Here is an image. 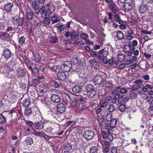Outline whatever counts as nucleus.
Listing matches in <instances>:
<instances>
[{"label": "nucleus", "mask_w": 153, "mask_h": 153, "mask_svg": "<svg viewBox=\"0 0 153 153\" xmlns=\"http://www.w3.org/2000/svg\"><path fill=\"white\" fill-rule=\"evenodd\" d=\"M90 53L91 55L96 57L99 60L102 61L105 64L108 63L107 57L108 54V52L104 49L99 51L98 53L95 51H91Z\"/></svg>", "instance_id": "nucleus-1"}, {"label": "nucleus", "mask_w": 153, "mask_h": 153, "mask_svg": "<svg viewBox=\"0 0 153 153\" xmlns=\"http://www.w3.org/2000/svg\"><path fill=\"white\" fill-rule=\"evenodd\" d=\"M85 91L87 96L89 98L93 97L96 94L94 86L91 84H88L85 86Z\"/></svg>", "instance_id": "nucleus-2"}, {"label": "nucleus", "mask_w": 153, "mask_h": 153, "mask_svg": "<svg viewBox=\"0 0 153 153\" xmlns=\"http://www.w3.org/2000/svg\"><path fill=\"white\" fill-rule=\"evenodd\" d=\"M72 63L70 61H65L62 64L61 68L62 71L64 72H68L72 69Z\"/></svg>", "instance_id": "nucleus-3"}, {"label": "nucleus", "mask_w": 153, "mask_h": 153, "mask_svg": "<svg viewBox=\"0 0 153 153\" xmlns=\"http://www.w3.org/2000/svg\"><path fill=\"white\" fill-rule=\"evenodd\" d=\"M135 50V47L131 45H126L123 47V51L125 53H127L128 56H131Z\"/></svg>", "instance_id": "nucleus-4"}, {"label": "nucleus", "mask_w": 153, "mask_h": 153, "mask_svg": "<svg viewBox=\"0 0 153 153\" xmlns=\"http://www.w3.org/2000/svg\"><path fill=\"white\" fill-rule=\"evenodd\" d=\"M94 132L90 130H87L85 131L83 134L84 137L86 140H89L92 139L94 137Z\"/></svg>", "instance_id": "nucleus-5"}, {"label": "nucleus", "mask_w": 153, "mask_h": 153, "mask_svg": "<svg viewBox=\"0 0 153 153\" xmlns=\"http://www.w3.org/2000/svg\"><path fill=\"white\" fill-rule=\"evenodd\" d=\"M38 13H35L36 14L38 15L39 13L41 15V17L44 18L47 16V13L45 7L43 5L41 8H38Z\"/></svg>", "instance_id": "nucleus-6"}, {"label": "nucleus", "mask_w": 153, "mask_h": 153, "mask_svg": "<svg viewBox=\"0 0 153 153\" xmlns=\"http://www.w3.org/2000/svg\"><path fill=\"white\" fill-rule=\"evenodd\" d=\"M57 76L59 79L62 81H64L66 78L65 73L61 70L57 74Z\"/></svg>", "instance_id": "nucleus-7"}, {"label": "nucleus", "mask_w": 153, "mask_h": 153, "mask_svg": "<svg viewBox=\"0 0 153 153\" xmlns=\"http://www.w3.org/2000/svg\"><path fill=\"white\" fill-rule=\"evenodd\" d=\"M56 108L57 112L62 113L65 111V107L63 103H60L57 105Z\"/></svg>", "instance_id": "nucleus-8"}, {"label": "nucleus", "mask_w": 153, "mask_h": 153, "mask_svg": "<svg viewBox=\"0 0 153 153\" xmlns=\"http://www.w3.org/2000/svg\"><path fill=\"white\" fill-rule=\"evenodd\" d=\"M149 9L148 7L146 4L141 5L140 7L139 11L141 14H144L148 12Z\"/></svg>", "instance_id": "nucleus-9"}, {"label": "nucleus", "mask_w": 153, "mask_h": 153, "mask_svg": "<svg viewBox=\"0 0 153 153\" xmlns=\"http://www.w3.org/2000/svg\"><path fill=\"white\" fill-rule=\"evenodd\" d=\"M102 81V76L100 75H97L94 79V83L96 85H100L101 84Z\"/></svg>", "instance_id": "nucleus-10"}, {"label": "nucleus", "mask_w": 153, "mask_h": 153, "mask_svg": "<svg viewBox=\"0 0 153 153\" xmlns=\"http://www.w3.org/2000/svg\"><path fill=\"white\" fill-rule=\"evenodd\" d=\"M3 55L5 59H8L11 57V53L8 49H6L4 50L3 52Z\"/></svg>", "instance_id": "nucleus-11"}, {"label": "nucleus", "mask_w": 153, "mask_h": 153, "mask_svg": "<svg viewBox=\"0 0 153 153\" xmlns=\"http://www.w3.org/2000/svg\"><path fill=\"white\" fill-rule=\"evenodd\" d=\"M51 99L52 101L56 103L60 102L61 100L60 97L58 95L55 94L51 96Z\"/></svg>", "instance_id": "nucleus-12"}, {"label": "nucleus", "mask_w": 153, "mask_h": 153, "mask_svg": "<svg viewBox=\"0 0 153 153\" xmlns=\"http://www.w3.org/2000/svg\"><path fill=\"white\" fill-rule=\"evenodd\" d=\"M13 6V3H8L4 6V9L6 12H9L11 11L12 8Z\"/></svg>", "instance_id": "nucleus-13"}, {"label": "nucleus", "mask_w": 153, "mask_h": 153, "mask_svg": "<svg viewBox=\"0 0 153 153\" xmlns=\"http://www.w3.org/2000/svg\"><path fill=\"white\" fill-rule=\"evenodd\" d=\"M43 123L42 122H38L35 123L33 125V127L36 129H42L43 127Z\"/></svg>", "instance_id": "nucleus-14"}, {"label": "nucleus", "mask_w": 153, "mask_h": 153, "mask_svg": "<svg viewBox=\"0 0 153 153\" xmlns=\"http://www.w3.org/2000/svg\"><path fill=\"white\" fill-rule=\"evenodd\" d=\"M39 4L36 1L33 2L31 4V7L34 10L35 13H38V7H36L39 5Z\"/></svg>", "instance_id": "nucleus-15"}, {"label": "nucleus", "mask_w": 153, "mask_h": 153, "mask_svg": "<svg viewBox=\"0 0 153 153\" xmlns=\"http://www.w3.org/2000/svg\"><path fill=\"white\" fill-rule=\"evenodd\" d=\"M39 92L42 93H45L48 90V87L46 85L41 84L39 85Z\"/></svg>", "instance_id": "nucleus-16"}, {"label": "nucleus", "mask_w": 153, "mask_h": 153, "mask_svg": "<svg viewBox=\"0 0 153 153\" xmlns=\"http://www.w3.org/2000/svg\"><path fill=\"white\" fill-rule=\"evenodd\" d=\"M51 20L52 24L57 22L59 20V16L57 15H54L51 17Z\"/></svg>", "instance_id": "nucleus-17"}, {"label": "nucleus", "mask_w": 153, "mask_h": 153, "mask_svg": "<svg viewBox=\"0 0 153 153\" xmlns=\"http://www.w3.org/2000/svg\"><path fill=\"white\" fill-rule=\"evenodd\" d=\"M31 103L30 100L29 98H26L22 102V104L24 107H27Z\"/></svg>", "instance_id": "nucleus-18"}, {"label": "nucleus", "mask_w": 153, "mask_h": 153, "mask_svg": "<svg viewBox=\"0 0 153 153\" xmlns=\"http://www.w3.org/2000/svg\"><path fill=\"white\" fill-rule=\"evenodd\" d=\"M50 70L56 73L57 74L61 70L60 67L59 66H54L49 67Z\"/></svg>", "instance_id": "nucleus-19"}, {"label": "nucleus", "mask_w": 153, "mask_h": 153, "mask_svg": "<svg viewBox=\"0 0 153 153\" xmlns=\"http://www.w3.org/2000/svg\"><path fill=\"white\" fill-rule=\"evenodd\" d=\"M123 7L125 8L129 11L132 9V5L129 3H125L123 4Z\"/></svg>", "instance_id": "nucleus-20"}, {"label": "nucleus", "mask_w": 153, "mask_h": 153, "mask_svg": "<svg viewBox=\"0 0 153 153\" xmlns=\"http://www.w3.org/2000/svg\"><path fill=\"white\" fill-rule=\"evenodd\" d=\"M34 59L35 62H39L41 60V57L38 53H35L33 54Z\"/></svg>", "instance_id": "nucleus-21"}, {"label": "nucleus", "mask_w": 153, "mask_h": 153, "mask_svg": "<svg viewBox=\"0 0 153 153\" xmlns=\"http://www.w3.org/2000/svg\"><path fill=\"white\" fill-rule=\"evenodd\" d=\"M44 77L43 76H38L35 79H33V82L34 84H38L40 82V80L41 79H43Z\"/></svg>", "instance_id": "nucleus-22"}, {"label": "nucleus", "mask_w": 153, "mask_h": 153, "mask_svg": "<svg viewBox=\"0 0 153 153\" xmlns=\"http://www.w3.org/2000/svg\"><path fill=\"white\" fill-rule=\"evenodd\" d=\"M25 71L23 69L18 71V76L19 78L23 77L25 76Z\"/></svg>", "instance_id": "nucleus-23"}, {"label": "nucleus", "mask_w": 153, "mask_h": 153, "mask_svg": "<svg viewBox=\"0 0 153 153\" xmlns=\"http://www.w3.org/2000/svg\"><path fill=\"white\" fill-rule=\"evenodd\" d=\"M90 63L93 65L95 68H98L100 66L99 63L95 59H93L90 61Z\"/></svg>", "instance_id": "nucleus-24"}, {"label": "nucleus", "mask_w": 153, "mask_h": 153, "mask_svg": "<svg viewBox=\"0 0 153 153\" xmlns=\"http://www.w3.org/2000/svg\"><path fill=\"white\" fill-rule=\"evenodd\" d=\"M108 103L105 100H100L99 106L100 107L103 108L105 107L108 104Z\"/></svg>", "instance_id": "nucleus-25"}, {"label": "nucleus", "mask_w": 153, "mask_h": 153, "mask_svg": "<svg viewBox=\"0 0 153 153\" xmlns=\"http://www.w3.org/2000/svg\"><path fill=\"white\" fill-rule=\"evenodd\" d=\"M50 83L51 85L53 87L58 88L60 87L59 84L55 81H52L50 82Z\"/></svg>", "instance_id": "nucleus-26"}, {"label": "nucleus", "mask_w": 153, "mask_h": 153, "mask_svg": "<svg viewBox=\"0 0 153 153\" xmlns=\"http://www.w3.org/2000/svg\"><path fill=\"white\" fill-rule=\"evenodd\" d=\"M81 89V88L79 86H75L73 88L72 91L74 92L78 93L80 91Z\"/></svg>", "instance_id": "nucleus-27"}, {"label": "nucleus", "mask_w": 153, "mask_h": 153, "mask_svg": "<svg viewBox=\"0 0 153 153\" xmlns=\"http://www.w3.org/2000/svg\"><path fill=\"white\" fill-rule=\"evenodd\" d=\"M72 149V146L71 145L68 144L64 146V152H68Z\"/></svg>", "instance_id": "nucleus-28"}, {"label": "nucleus", "mask_w": 153, "mask_h": 153, "mask_svg": "<svg viewBox=\"0 0 153 153\" xmlns=\"http://www.w3.org/2000/svg\"><path fill=\"white\" fill-rule=\"evenodd\" d=\"M6 121V119L2 114H0V124H4Z\"/></svg>", "instance_id": "nucleus-29"}, {"label": "nucleus", "mask_w": 153, "mask_h": 153, "mask_svg": "<svg viewBox=\"0 0 153 153\" xmlns=\"http://www.w3.org/2000/svg\"><path fill=\"white\" fill-rule=\"evenodd\" d=\"M26 17L28 20H31L33 17V14L32 12H28L26 13Z\"/></svg>", "instance_id": "nucleus-30"}, {"label": "nucleus", "mask_w": 153, "mask_h": 153, "mask_svg": "<svg viewBox=\"0 0 153 153\" xmlns=\"http://www.w3.org/2000/svg\"><path fill=\"white\" fill-rule=\"evenodd\" d=\"M25 141L27 145H30L33 142L32 139L30 137L27 138Z\"/></svg>", "instance_id": "nucleus-31"}, {"label": "nucleus", "mask_w": 153, "mask_h": 153, "mask_svg": "<svg viewBox=\"0 0 153 153\" xmlns=\"http://www.w3.org/2000/svg\"><path fill=\"white\" fill-rule=\"evenodd\" d=\"M117 38L119 39H122L123 38V34L122 31H118L117 34Z\"/></svg>", "instance_id": "nucleus-32"}, {"label": "nucleus", "mask_w": 153, "mask_h": 153, "mask_svg": "<svg viewBox=\"0 0 153 153\" xmlns=\"http://www.w3.org/2000/svg\"><path fill=\"white\" fill-rule=\"evenodd\" d=\"M105 85L106 88H108L113 87L112 83L109 81L106 82L105 83Z\"/></svg>", "instance_id": "nucleus-33"}, {"label": "nucleus", "mask_w": 153, "mask_h": 153, "mask_svg": "<svg viewBox=\"0 0 153 153\" xmlns=\"http://www.w3.org/2000/svg\"><path fill=\"white\" fill-rule=\"evenodd\" d=\"M44 18V19L43 20L44 24L47 25H48L50 23V20L49 18L47 17H45V16Z\"/></svg>", "instance_id": "nucleus-34"}, {"label": "nucleus", "mask_w": 153, "mask_h": 153, "mask_svg": "<svg viewBox=\"0 0 153 153\" xmlns=\"http://www.w3.org/2000/svg\"><path fill=\"white\" fill-rule=\"evenodd\" d=\"M117 123V120L116 119H113L110 121V126L112 128L114 127Z\"/></svg>", "instance_id": "nucleus-35"}, {"label": "nucleus", "mask_w": 153, "mask_h": 153, "mask_svg": "<svg viewBox=\"0 0 153 153\" xmlns=\"http://www.w3.org/2000/svg\"><path fill=\"white\" fill-rule=\"evenodd\" d=\"M77 36V33L74 31L73 30L71 33L70 36L72 40H74Z\"/></svg>", "instance_id": "nucleus-36"}, {"label": "nucleus", "mask_w": 153, "mask_h": 153, "mask_svg": "<svg viewBox=\"0 0 153 153\" xmlns=\"http://www.w3.org/2000/svg\"><path fill=\"white\" fill-rule=\"evenodd\" d=\"M119 60L121 62H123L125 59L124 55L122 54H120L118 55Z\"/></svg>", "instance_id": "nucleus-37"}, {"label": "nucleus", "mask_w": 153, "mask_h": 153, "mask_svg": "<svg viewBox=\"0 0 153 153\" xmlns=\"http://www.w3.org/2000/svg\"><path fill=\"white\" fill-rule=\"evenodd\" d=\"M31 113L32 110H31V108H29L28 109H26L25 110L24 114L25 116H28L30 114H31Z\"/></svg>", "instance_id": "nucleus-38"}, {"label": "nucleus", "mask_w": 153, "mask_h": 153, "mask_svg": "<svg viewBox=\"0 0 153 153\" xmlns=\"http://www.w3.org/2000/svg\"><path fill=\"white\" fill-rule=\"evenodd\" d=\"M24 20V18L21 17L18 20H17V23L19 26H21L22 25Z\"/></svg>", "instance_id": "nucleus-39"}, {"label": "nucleus", "mask_w": 153, "mask_h": 153, "mask_svg": "<svg viewBox=\"0 0 153 153\" xmlns=\"http://www.w3.org/2000/svg\"><path fill=\"white\" fill-rule=\"evenodd\" d=\"M25 26L27 28L30 29V31H32V29L31 28L32 27V24L30 22L27 21L26 22Z\"/></svg>", "instance_id": "nucleus-40"}, {"label": "nucleus", "mask_w": 153, "mask_h": 153, "mask_svg": "<svg viewBox=\"0 0 153 153\" xmlns=\"http://www.w3.org/2000/svg\"><path fill=\"white\" fill-rule=\"evenodd\" d=\"M138 96V94L134 92H131L129 94V96L131 99L136 98Z\"/></svg>", "instance_id": "nucleus-41"}, {"label": "nucleus", "mask_w": 153, "mask_h": 153, "mask_svg": "<svg viewBox=\"0 0 153 153\" xmlns=\"http://www.w3.org/2000/svg\"><path fill=\"white\" fill-rule=\"evenodd\" d=\"M115 61V60L114 58L112 57L111 59H110L108 61V63L111 65H113Z\"/></svg>", "instance_id": "nucleus-42"}, {"label": "nucleus", "mask_w": 153, "mask_h": 153, "mask_svg": "<svg viewBox=\"0 0 153 153\" xmlns=\"http://www.w3.org/2000/svg\"><path fill=\"white\" fill-rule=\"evenodd\" d=\"M119 23L120 24V28L122 29H124L126 28V23L125 22H124L121 21Z\"/></svg>", "instance_id": "nucleus-43"}, {"label": "nucleus", "mask_w": 153, "mask_h": 153, "mask_svg": "<svg viewBox=\"0 0 153 153\" xmlns=\"http://www.w3.org/2000/svg\"><path fill=\"white\" fill-rule=\"evenodd\" d=\"M112 118V115L110 113H108L106 116V119L108 122L110 121Z\"/></svg>", "instance_id": "nucleus-44"}, {"label": "nucleus", "mask_w": 153, "mask_h": 153, "mask_svg": "<svg viewBox=\"0 0 153 153\" xmlns=\"http://www.w3.org/2000/svg\"><path fill=\"white\" fill-rule=\"evenodd\" d=\"M115 110L114 105L113 104L110 105L108 107V110L110 112H113Z\"/></svg>", "instance_id": "nucleus-45"}, {"label": "nucleus", "mask_w": 153, "mask_h": 153, "mask_svg": "<svg viewBox=\"0 0 153 153\" xmlns=\"http://www.w3.org/2000/svg\"><path fill=\"white\" fill-rule=\"evenodd\" d=\"M128 92L127 89L124 88H121L120 90V93L122 94H126Z\"/></svg>", "instance_id": "nucleus-46"}, {"label": "nucleus", "mask_w": 153, "mask_h": 153, "mask_svg": "<svg viewBox=\"0 0 153 153\" xmlns=\"http://www.w3.org/2000/svg\"><path fill=\"white\" fill-rule=\"evenodd\" d=\"M32 72L35 75H38V73L39 71L38 69L36 68H33L32 69Z\"/></svg>", "instance_id": "nucleus-47"}, {"label": "nucleus", "mask_w": 153, "mask_h": 153, "mask_svg": "<svg viewBox=\"0 0 153 153\" xmlns=\"http://www.w3.org/2000/svg\"><path fill=\"white\" fill-rule=\"evenodd\" d=\"M126 108V107L124 105L121 104L119 107V110L121 112L123 111Z\"/></svg>", "instance_id": "nucleus-48"}, {"label": "nucleus", "mask_w": 153, "mask_h": 153, "mask_svg": "<svg viewBox=\"0 0 153 153\" xmlns=\"http://www.w3.org/2000/svg\"><path fill=\"white\" fill-rule=\"evenodd\" d=\"M25 38L24 36H22L19 38V44H23L25 43Z\"/></svg>", "instance_id": "nucleus-49"}, {"label": "nucleus", "mask_w": 153, "mask_h": 153, "mask_svg": "<svg viewBox=\"0 0 153 153\" xmlns=\"http://www.w3.org/2000/svg\"><path fill=\"white\" fill-rule=\"evenodd\" d=\"M80 36L83 39L85 40L88 38V36L85 33H82L81 34Z\"/></svg>", "instance_id": "nucleus-50"}, {"label": "nucleus", "mask_w": 153, "mask_h": 153, "mask_svg": "<svg viewBox=\"0 0 153 153\" xmlns=\"http://www.w3.org/2000/svg\"><path fill=\"white\" fill-rule=\"evenodd\" d=\"M97 147H94L90 149V153H97Z\"/></svg>", "instance_id": "nucleus-51"}, {"label": "nucleus", "mask_w": 153, "mask_h": 153, "mask_svg": "<svg viewBox=\"0 0 153 153\" xmlns=\"http://www.w3.org/2000/svg\"><path fill=\"white\" fill-rule=\"evenodd\" d=\"M106 137L110 141H112L113 139V136L111 133H108Z\"/></svg>", "instance_id": "nucleus-52"}, {"label": "nucleus", "mask_w": 153, "mask_h": 153, "mask_svg": "<svg viewBox=\"0 0 153 153\" xmlns=\"http://www.w3.org/2000/svg\"><path fill=\"white\" fill-rule=\"evenodd\" d=\"M149 112L151 114H153V104H151L149 108Z\"/></svg>", "instance_id": "nucleus-53"}, {"label": "nucleus", "mask_w": 153, "mask_h": 153, "mask_svg": "<svg viewBox=\"0 0 153 153\" xmlns=\"http://www.w3.org/2000/svg\"><path fill=\"white\" fill-rule=\"evenodd\" d=\"M5 30V24L2 22H0V30Z\"/></svg>", "instance_id": "nucleus-54"}, {"label": "nucleus", "mask_w": 153, "mask_h": 153, "mask_svg": "<svg viewBox=\"0 0 153 153\" xmlns=\"http://www.w3.org/2000/svg\"><path fill=\"white\" fill-rule=\"evenodd\" d=\"M57 41V39L54 37H51L49 42L51 43H54L56 42Z\"/></svg>", "instance_id": "nucleus-55"}, {"label": "nucleus", "mask_w": 153, "mask_h": 153, "mask_svg": "<svg viewBox=\"0 0 153 153\" xmlns=\"http://www.w3.org/2000/svg\"><path fill=\"white\" fill-rule=\"evenodd\" d=\"M65 28V25H63L59 26L58 27V29L59 31H62Z\"/></svg>", "instance_id": "nucleus-56"}, {"label": "nucleus", "mask_w": 153, "mask_h": 153, "mask_svg": "<svg viewBox=\"0 0 153 153\" xmlns=\"http://www.w3.org/2000/svg\"><path fill=\"white\" fill-rule=\"evenodd\" d=\"M143 81L141 79H138L134 81V83L136 84L139 85L143 83Z\"/></svg>", "instance_id": "nucleus-57"}, {"label": "nucleus", "mask_w": 153, "mask_h": 153, "mask_svg": "<svg viewBox=\"0 0 153 153\" xmlns=\"http://www.w3.org/2000/svg\"><path fill=\"white\" fill-rule=\"evenodd\" d=\"M98 121L100 123V125L101 126V125H102V123H103L105 121L104 118L103 117H102L98 120Z\"/></svg>", "instance_id": "nucleus-58"}, {"label": "nucleus", "mask_w": 153, "mask_h": 153, "mask_svg": "<svg viewBox=\"0 0 153 153\" xmlns=\"http://www.w3.org/2000/svg\"><path fill=\"white\" fill-rule=\"evenodd\" d=\"M114 19L115 21L117 22H119V23H120V22L121 21L119 16L117 15H115L114 16Z\"/></svg>", "instance_id": "nucleus-59"}, {"label": "nucleus", "mask_w": 153, "mask_h": 153, "mask_svg": "<svg viewBox=\"0 0 153 153\" xmlns=\"http://www.w3.org/2000/svg\"><path fill=\"white\" fill-rule=\"evenodd\" d=\"M111 152L112 153H117V149L115 147H112L111 149Z\"/></svg>", "instance_id": "nucleus-60"}, {"label": "nucleus", "mask_w": 153, "mask_h": 153, "mask_svg": "<svg viewBox=\"0 0 153 153\" xmlns=\"http://www.w3.org/2000/svg\"><path fill=\"white\" fill-rule=\"evenodd\" d=\"M33 134L37 136H40L41 137H43V135H42L41 133L39 132H37L36 131H34Z\"/></svg>", "instance_id": "nucleus-61"}, {"label": "nucleus", "mask_w": 153, "mask_h": 153, "mask_svg": "<svg viewBox=\"0 0 153 153\" xmlns=\"http://www.w3.org/2000/svg\"><path fill=\"white\" fill-rule=\"evenodd\" d=\"M108 133V132L106 133L104 131H102V134L103 138L105 139L106 138Z\"/></svg>", "instance_id": "nucleus-62"}, {"label": "nucleus", "mask_w": 153, "mask_h": 153, "mask_svg": "<svg viewBox=\"0 0 153 153\" xmlns=\"http://www.w3.org/2000/svg\"><path fill=\"white\" fill-rule=\"evenodd\" d=\"M11 20L13 24H15L16 22H17L18 20L17 18L16 17H13L11 18Z\"/></svg>", "instance_id": "nucleus-63"}, {"label": "nucleus", "mask_w": 153, "mask_h": 153, "mask_svg": "<svg viewBox=\"0 0 153 153\" xmlns=\"http://www.w3.org/2000/svg\"><path fill=\"white\" fill-rule=\"evenodd\" d=\"M46 11L47 14H48L49 15L53 12L50 8H48Z\"/></svg>", "instance_id": "nucleus-64"}]
</instances>
